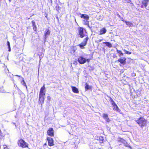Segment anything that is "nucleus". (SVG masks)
Instances as JSON below:
<instances>
[{"label": "nucleus", "instance_id": "a878e982", "mask_svg": "<svg viewBox=\"0 0 149 149\" xmlns=\"http://www.w3.org/2000/svg\"><path fill=\"white\" fill-rule=\"evenodd\" d=\"M111 102L113 106H114L116 104L114 101L112 99H111Z\"/></svg>", "mask_w": 149, "mask_h": 149}, {"label": "nucleus", "instance_id": "6e6552de", "mask_svg": "<svg viewBox=\"0 0 149 149\" xmlns=\"http://www.w3.org/2000/svg\"><path fill=\"white\" fill-rule=\"evenodd\" d=\"M47 133L48 135L51 136H53L54 135V132L53 128H49V129L47 130Z\"/></svg>", "mask_w": 149, "mask_h": 149}, {"label": "nucleus", "instance_id": "393cba45", "mask_svg": "<svg viewBox=\"0 0 149 149\" xmlns=\"http://www.w3.org/2000/svg\"><path fill=\"white\" fill-rule=\"evenodd\" d=\"M116 49V51H117V52L120 55H123V53L121 51H120V50H118L117 49Z\"/></svg>", "mask_w": 149, "mask_h": 149}, {"label": "nucleus", "instance_id": "7ed1b4c3", "mask_svg": "<svg viewBox=\"0 0 149 149\" xmlns=\"http://www.w3.org/2000/svg\"><path fill=\"white\" fill-rule=\"evenodd\" d=\"M45 88L44 85L41 89L40 92L39 100L43 101L44 100V96L45 95V92L44 90Z\"/></svg>", "mask_w": 149, "mask_h": 149}, {"label": "nucleus", "instance_id": "f704fd0d", "mask_svg": "<svg viewBox=\"0 0 149 149\" xmlns=\"http://www.w3.org/2000/svg\"><path fill=\"white\" fill-rule=\"evenodd\" d=\"M16 76H18V77H20V76H19V75H16Z\"/></svg>", "mask_w": 149, "mask_h": 149}, {"label": "nucleus", "instance_id": "f03ea898", "mask_svg": "<svg viewBox=\"0 0 149 149\" xmlns=\"http://www.w3.org/2000/svg\"><path fill=\"white\" fill-rule=\"evenodd\" d=\"M17 143L19 146L22 148L28 147V144L22 139H19Z\"/></svg>", "mask_w": 149, "mask_h": 149}, {"label": "nucleus", "instance_id": "412c9836", "mask_svg": "<svg viewBox=\"0 0 149 149\" xmlns=\"http://www.w3.org/2000/svg\"><path fill=\"white\" fill-rule=\"evenodd\" d=\"M103 117L105 120L106 119H107L108 117V115L107 114L103 113Z\"/></svg>", "mask_w": 149, "mask_h": 149}, {"label": "nucleus", "instance_id": "ddd939ff", "mask_svg": "<svg viewBox=\"0 0 149 149\" xmlns=\"http://www.w3.org/2000/svg\"><path fill=\"white\" fill-rule=\"evenodd\" d=\"M81 17L82 18H84L85 19H89V17L88 15L84 14H82L81 16Z\"/></svg>", "mask_w": 149, "mask_h": 149}, {"label": "nucleus", "instance_id": "e433bc0d", "mask_svg": "<svg viewBox=\"0 0 149 149\" xmlns=\"http://www.w3.org/2000/svg\"><path fill=\"white\" fill-rule=\"evenodd\" d=\"M141 8H143V6H141Z\"/></svg>", "mask_w": 149, "mask_h": 149}, {"label": "nucleus", "instance_id": "423d86ee", "mask_svg": "<svg viewBox=\"0 0 149 149\" xmlns=\"http://www.w3.org/2000/svg\"><path fill=\"white\" fill-rule=\"evenodd\" d=\"M78 31L80 37L81 38H83L85 36L84 33V28L81 27H79L78 29Z\"/></svg>", "mask_w": 149, "mask_h": 149}, {"label": "nucleus", "instance_id": "9b49d317", "mask_svg": "<svg viewBox=\"0 0 149 149\" xmlns=\"http://www.w3.org/2000/svg\"><path fill=\"white\" fill-rule=\"evenodd\" d=\"M50 31L48 29H47L45 31V39H46L47 36L49 35L50 34Z\"/></svg>", "mask_w": 149, "mask_h": 149}, {"label": "nucleus", "instance_id": "473e14b6", "mask_svg": "<svg viewBox=\"0 0 149 149\" xmlns=\"http://www.w3.org/2000/svg\"><path fill=\"white\" fill-rule=\"evenodd\" d=\"M33 29L34 30H35L36 29V27H35V26H34Z\"/></svg>", "mask_w": 149, "mask_h": 149}, {"label": "nucleus", "instance_id": "7c9ffc66", "mask_svg": "<svg viewBox=\"0 0 149 149\" xmlns=\"http://www.w3.org/2000/svg\"><path fill=\"white\" fill-rule=\"evenodd\" d=\"M4 149H8L7 147V146L6 145H3Z\"/></svg>", "mask_w": 149, "mask_h": 149}, {"label": "nucleus", "instance_id": "b1692460", "mask_svg": "<svg viewBox=\"0 0 149 149\" xmlns=\"http://www.w3.org/2000/svg\"><path fill=\"white\" fill-rule=\"evenodd\" d=\"M7 44L8 46V48L9 49L8 51L10 52L11 51L10 47V42L8 41L7 42Z\"/></svg>", "mask_w": 149, "mask_h": 149}, {"label": "nucleus", "instance_id": "c756f323", "mask_svg": "<svg viewBox=\"0 0 149 149\" xmlns=\"http://www.w3.org/2000/svg\"><path fill=\"white\" fill-rule=\"evenodd\" d=\"M106 121L107 122H109L110 121V119H109V118H107V119H105Z\"/></svg>", "mask_w": 149, "mask_h": 149}, {"label": "nucleus", "instance_id": "6ab92c4d", "mask_svg": "<svg viewBox=\"0 0 149 149\" xmlns=\"http://www.w3.org/2000/svg\"><path fill=\"white\" fill-rule=\"evenodd\" d=\"M124 140L123 139V138H121L120 137H118L117 139V141L118 142H120L122 143H123V142L124 141Z\"/></svg>", "mask_w": 149, "mask_h": 149}, {"label": "nucleus", "instance_id": "39448f33", "mask_svg": "<svg viewBox=\"0 0 149 149\" xmlns=\"http://www.w3.org/2000/svg\"><path fill=\"white\" fill-rule=\"evenodd\" d=\"M88 38V37H87L83 41L78 45L81 48L83 49L84 48V47L86 45Z\"/></svg>", "mask_w": 149, "mask_h": 149}, {"label": "nucleus", "instance_id": "dca6fc26", "mask_svg": "<svg viewBox=\"0 0 149 149\" xmlns=\"http://www.w3.org/2000/svg\"><path fill=\"white\" fill-rule=\"evenodd\" d=\"M103 43L106 44V46L109 48H111L112 47L111 43L109 42H103Z\"/></svg>", "mask_w": 149, "mask_h": 149}, {"label": "nucleus", "instance_id": "a211bd4d", "mask_svg": "<svg viewBox=\"0 0 149 149\" xmlns=\"http://www.w3.org/2000/svg\"><path fill=\"white\" fill-rule=\"evenodd\" d=\"M125 22L126 23V24L128 26H133V24L132 23L130 22H127L126 21H125Z\"/></svg>", "mask_w": 149, "mask_h": 149}, {"label": "nucleus", "instance_id": "72a5a7b5", "mask_svg": "<svg viewBox=\"0 0 149 149\" xmlns=\"http://www.w3.org/2000/svg\"><path fill=\"white\" fill-rule=\"evenodd\" d=\"M13 123L14 125L16 126V123Z\"/></svg>", "mask_w": 149, "mask_h": 149}, {"label": "nucleus", "instance_id": "1a4fd4ad", "mask_svg": "<svg viewBox=\"0 0 149 149\" xmlns=\"http://www.w3.org/2000/svg\"><path fill=\"white\" fill-rule=\"evenodd\" d=\"M125 60H126V58H120L118 59V61L119 62H120V63L121 64H122L123 65H124L125 64V63H126Z\"/></svg>", "mask_w": 149, "mask_h": 149}, {"label": "nucleus", "instance_id": "9d476101", "mask_svg": "<svg viewBox=\"0 0 149 149\" xmlns=\"http://www.w3.org/2000/svg\"><path fill=\"white\" fill-rule=\"evenodd\" d=\"M107 31V30L104 27L100 30L99 31V34L102 35L106 33Z\"/></svg>", "mask_w": 149, "mask_h": 149}, {"label": "nucleus", "instance_id": "5701e85b", "mask_svg": "<svg viewBox=\"0 0 149 149\" xmlns=\"http://www.w3.org/2000/svg\"><path fill=\"white\" fill-rule=\"evenodd\" d=\"M85 89L86 90L89 89L91 88V87L89 86L87 83L85 84Z\"/></svg>", "mask_w": 149, "mask_h": 149}, {"label": "nucleus", "instance_id": "f257e3e1", "mask_svg": "<svg viewBox=\"0 0 149 149\" xmlns=\"http://www.w3.org/2000/svg\"><path fill=\"white\" fill-rule=\"evenodd\" d=\"M136 121L141 127H143L145 126L146 123V120L144 118L142 117H140Z\"/></svg>", "mask_w": 149, "mask_h": 149}, {"label": "nucleus", "instance_id": "4468645a", "mask_svg": "<svg viewBox=\"0 0 149 149\" xmlns=\"http://www.w3.org/2000/svg\"><path fill=\"white\" fill-rule=\"evenodd\" d=\"M88 19H84L83 20L84 24V25L88 26V27H89V21Z\"/></svg>", "mask_w": 149, "mask_h": 149}, {"label": "nucleus", "instance_id": "0eeeda50", "mask_svg": "<svg viewBox=\"0 0 149 149\" xmlns=\"http://www.w3.org/2000/svg\"><path fill=\"white\" fill-rule=\"evenodd\" d=\"M48 142V145L50 146H53L54 145V141L53 139L50 137H47V138Z\"/></svg>", "mask_w": 149, "mask_h": 149}, {"label": "nucleus", "instance_id": "bb28decb", "mask_svg": "<svg viewBox=\"0 0 149 149\" xmlns=\"http://www.w3.org/2000/svg\"><path fill=\"white\" fill-rule=\"evenodd\" d=\"M123 51L125 52V53L128 54H131V52L129 51H128L127 50H126L125 49H124Z\"/></svg>", "mask_w": 149, "mask_h": 149}, {"label": "nucleus", "instance_id": "cd10ccee", "mask_svg": "<svg viewBox=\"0 0 149 149\" xmlns=\"http://www.w3.org/2000/svg\"><path fill=\"white\" fill-rule=\"evenodd\" d=\"M100 143H102L103 142V137H101L100 138Z\"/></svg>", "mask_w": 149, "mask_h": 149}, {"label": "nucleus", "instance_id": "f8f14e48", "mask_svg": "<svg viewBox=\"0 0 149 149\" xmlns=\"http://www.w3.org/2000/svg\"><path fill=\"white\" fill-rule=\"evenodd\" d=\"M149 2V0H143L142 1V3L144 6L146 8Z\"/></svg>", "mask_w": 149, "mask_h": 149}, {"label": "nucleus", "instance_id": "c85d7f7f", "mask_svg": "<svg viewBox=\"0 0 149 149\" xmlns=\"http://www.w3.org/2000/svg\"><path fill=\"white\" fill-rule=\"evenodd\" d=\"M56 10L58 11V10L60 9L59 6L58 5H57L56 7Z\"/></svg>", "mask_w": 149, "mask_h": 149}, {"label": "nucleus", "instance_id": "20e7f679", "mask_svg": "<svg viewBox=\"0 0 149 149\" xmlns=\"http://www.w3.org/2000/svg\"><path fill=\"white\" fill-rule=\"evenodd\" d=\"M90 61L89 59H86L85 58L80 56L78 59V61L81 64H83L87 61L88 62Z\"/></svg>", "mask_w": 149, "mask_h": 149}, {"label": "nucleus", "instance_id": "4be33fe9", "mask_svg": "<svg viewBox=\"0 0 149 149\" xmlns=\"http://www.w3.org/2000/svg\"><path fill=\"white\" fill-rule=\"evenodd\" d=\"M22 81H21V83H22V84L23 85H24V86H26V88H27V87L26 85V83L25 82V81L24 80V79L22 77Z\"/></svg>", "mask_w": 149, "mask_h": 149}, {"label": "nucleus", "instance_id": "f3484780", "mask_svg": "<svg viewBox=\"0 0 149 149\" xmlns=\"http://www.w3.org/2000/svg\"><path fill=\"white\" fill-rule=\"evenodd\" d=\"M124 145L126 147H128L130 148H131V147L129 145L128 143L125 140H124V141L123 142V143Z\"/></svg>", "mask_w": 149, "mask_h": 149}, {"label": "nucleus", "instance_id": "aec40b11", "mask_svg": "<svg viewBox=\"0 0 149 149\" xmlns=\"http://www.w3.org/2000/svg\"><path fill=\"white\" fill-rule=\"evenodd\" d=\"M113 107V109L114 110L118 111L119 110V108L116 104Z\"/></svg>", "mask_w": 149, "mask_h": 149}, {"label": "nucleus", "instance_id": "2eb2a0df", "mask_svg": "<svg viewBox=\"0 0 149 149\" xmlns=\"http://www.w3.org/2000/svg\"><path fill=\"white\" fill-rule=\"evenodd\" d=\"M72 91L74 93H78L79 91H78V89H77V88H76L75 87H74V86H72Z\"/></svg>", "mask_w": 149, "mask_h": 149}, {"label": "nucleus", "instance_id": "c9c22d12", "mask_svg": "<svg viewBox=\"0 0 149 149\" xmlns=\"http://www.w3.org/2000/svg\"><path fill=\"white\" fill-rule=\"evenodd\" d=\"M102 40H99V42H101Z\"/></svg>", "mask_w": 149, "mask_h": 149}, {"label": "nucleus", "instance_id": "2f4dec72", "mask_svg": "<svg viewBox=\"0 0 149 149\" xmlns=\"http://www.w3.org/2000/svg\"><path fill=\"white\" fill-rule=\"evenodd\" d=\"M32 24H33V26H35V27H36V25H35V23L34 22H32Z\"/></svg>", "mask_w": 149, "mask_h": 149}]
</instances>
